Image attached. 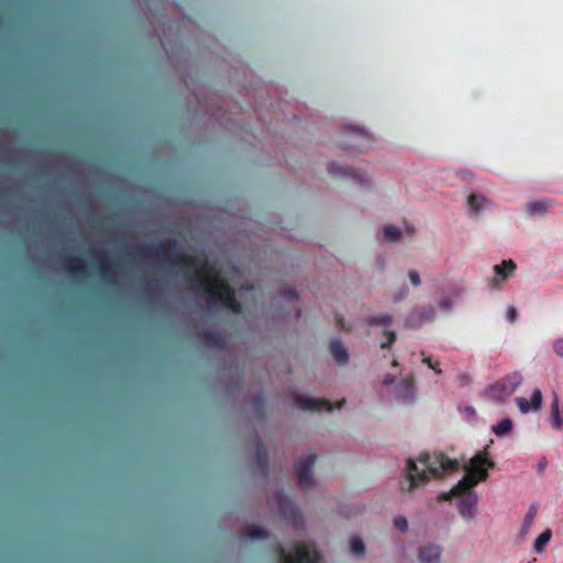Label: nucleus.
I'll use <instances>...</instances> for the list:
<instances>
[{
	"label": "nucleus",
	"mask_w": 563,
	"mask_h": 563,
	"mask_svg": "<svg viewBox=\"0 0 563 563\" xmlns=\"http://www.w3.org/2000/svg\"><path fill=\"white\" fill-rule=\"evenodd\" d=\"M186 274L191 288L197 296L206 302L209 310L225 306L234 312L240 311V305L234 300L230 287L220 277L216 265L205 258H190L186 262Z\"/></svg>",
	"instance_id": "nucleus-1"
},
{
	"label": "nucleus",
	"mask_w": 563,
	"mask_h": 563,
	"mask_svg": "<svg viewBox=\"0 0 563 563\" xmlns=\"http://www.w3.org/2000/svg\"><path fill=\"white\" fill-rule=\"evenodd\" d=\"M430 457L428 455H423L419 459V462L424 465V468L421 471L418 468L417 464L412 460H408L407 462V478L409 481V492H412L416 486L419 484H426L429 481V474L433 477H442L444 473L450 471H455L457 468L456 461L444 460V457H440L439 466L430 463Z\"/></svg>",
	"instance_id": "nucleus-2"
},
{
	"label": "nucleus",
	"mask_w": 563,
	"mask_h": 563,
	"mask_svg": "<svg viewBox=\"0 0 563 563\" xmlns=\"http://www.w3.org/2000/svg\"><path fill=\"white\" fill-rule=\"evenodd\" d=\"M314 462L316 455L309 454L301 457L296 465L298 484L303 489L312 488L316 485V481L311 473Z\"/></svg>",
	"instance_id": "nucleus-3"
},
{
	"label": "nucleus",
	"mask_w": 563,
	"mask_h": 563,
	"mask_svg": "<svg viewBox=\"0 0 563 563\" xmlns=\"http://www.w3.org/2000/svg\"><path fill=\"white\" fill-rule=\"evenodd\" d=\"M317 558L316 550L305 544L297 545L294 552L280 551V563H314Z\"/></svg>",
	"instance_id": "nucleus-4"
},
{
	"label": "nucleus",
	"mask_w": 563,
	"mask_h": 563,
	"mask_svg": "<svg viewBox=\"0 0 563 563\" xmlns=\"http://www.w3.org/2000/svg\"><path fill=\"white\" fill-rule=\"evenodd\" d=\"M292 401L296 407L303 409V410H317V411H321V410L330 411L331 410V407L327 401L306 397V396L298 395V394L294 395Z\"/></svg>",
	"instance_id": "nucleus-5"
},
{
	"label": "nucleus",
	"mask_w": 563,
	"mask_h": 563,
	"mask_svg": "<svg viewBox=\"0 0 563 563\" xmlns=\"http://www.w3.org/2000/svg\"><path fill=\"white\" fill-rule=\"evenodd\" d=\"M441 556V549L434 543L421 545L418 550V558L422 563H438Z\"/></svg>",
	"instance_id": "nucleus-6"
},
{
	"label": "nucleus",
	"mask_w": 563,
	"mask_h": 563,
	"mask_svg": "<svg viewBox=\"0 0 563 563\" xmlns=\"http://www.w3.org/2000/svg\"><path fill=\"white\" fill-rule=\"evenodd\" d=\"M542 402V395L539 390H534L531 395L530 400L527 398H518L517 404L522 412H528L530 410H537L540 408Z\"/></svg>",
	"instance_id": "nucleus-7"
},
{
	"label": "nucleus",
	"mask_w": 563,
	"mask_h": 563,
	"mask_svg": "<svg viewBox=\"0 0 563 563\" xmlns=\"http://www.w3.org/2000/svg\"><path fill=\"white\" fill-rule=\"evenodd\" d=\"M477 497L474 494H467L460 503V511L463 516L472 518L475 514Z\"/></svg>",
	"instance_id": "nucleus-8"
},
{
	"label": "nucleus",
	"mask_w": 563,
	"mask_h": 563,
	"mask_svg": "<svg viewBox=\"0 0 563 563\" xmlns=\"http://www.w3.org/2000/svg\"><path fill=\"white\" fill-rule=\"evenodd\" d=\"M203 340L207 346L211 349L221 350L225 346V340L216 331H208L203 333Z\"/></svg>",
	"instance_id": "nucleus-9"
},
{
	"label": "nucleus",
	"mask_w": 563,
	"mask_h": 563,
	"mask_svg": "<svg viewBox=\"0 0 563 563\" xmlns=\"http://www.w3.org/2000/svg\"><path fill=\"white\" fill-rule=\"evenodd\" d=\"M331 352L336 363L345 364L349 360V353L341 341L335 340L331 343Z\"/></svg>",
	"instance_id": "nucleus-10"
},
{
	"label": "nucleus",
	"mask_w": 563,
	"mask_h": 563,
	"mask_svg": "<svg viewBox=\"0 0 563 563\" xmlns=\"http://www.w3.org/2000/svg\"><path fill=\"white\" fill-rule=\"evenodd\" d=\"M66 268L74 278H79L80 273L85 271V264L80 258H70L66 263Z\"/></svg>",
	"instance_id": "nucleus-11"
},
{
	"label": "nucleus",
	"mask_w": 563,
	"mask_h": 563,
	"mask_svg": "<svg viewBox=\"0 0 563 563\" xmlns=\"http://www.w3.org/2000/svg\"><path fill=\"white\" fill-rule=\"evenodd\" d=\"M477 483V479L472 474H467L459 484L451 490V494H459L470 489Z\"/></svg>",
	"instance_id": "nucleus-12"
},
{
	"label": "nucleus",
	"mask_w": 563,
	"mask_h": 563,
	"mask_svg": "<svg viewBox=\"0 0 563 563\" xmlns=\"http://www.w3.org/2000/svg\"><path fill=\"white\" fill-rule=\"evenodd\" d=\"M512 430V421L510 418L503 419L499 423L493 427V431L498 437L507 435Z\"/></svg>",
	"instance_id": "nucleus-13"
},
{
	"label": "nucleus",
	"mask_w": 563,
	"mask_h": 563,
	"mask_svg": "<svg viewBox=\"0 0 563 563\" xmlns=\"http://www.w3.org/2000/svg\"><path fill=\"white\" fill-rule=\"evenodd\" d=\"M117 266L114 264H112L110 261L108 260H102L101 263H100V271H101V275H102V278L106 280V282H113L114 280V272H110L111 269H115Z\"/></svg>",
	"instance_id": "nucleus-14"
},
{
	"label": "nucleus",
	"mask_w": 563,
	"mask_h": 563,
	"mask_svg": "<svg viewBox=\"0 0 563 563\" xmlns=\"http://www.w3.org/2000/svg\"><path fill=\"white\" fill-rule=\"evenodd\" d=\"M552 536V532L550 529H547L543 531L536 540L534 542V550L538 553H541L543 551V548L547 545V543L550 541Z\"/></svg>",
	"instance_id": "nucleus-15"
},
{
	"label": "nucleus",
	"mask_w": 563,
	"mask_h": 563,
	"mask_svg": "<svg viewBox=\"0 0 563 563\" xmlns=\"http://www.w3.org/2000/svg\"><path fill=\"white\" fill-rule=\"evenodd\" d=\"M276 500H277L279 509L284 516H287L288 514L289 515L294 514L291 504L288 501V499L283 494L278 493L276 495Z\"/></svg>",
	"instance_id": "nucleus-16"
},
{
	"label": "nucleus",
	"mask_w": 563,
	"mask_h": 563,
	"mask_svg": "<svg viewBox=\"0 0 563 563\" xmlns=\"http://www.w3.org/2000/svg\"><path fill=\"white\" fill-rule=\"evenodd\" d=\"M537 516V508L534 506L530 507L528 514L525 517L523 526L521 529V534L526 536L528 530L530 529L534 518Z\"/></svg>",
	"instance_id": "nucleus-17"
},
{
	"label": "nucleus",
	"mask_w": 563,
	"mask_h": 563,
	"mask_svg": "<svg viewBox=\"0 0 563 563\" xmlns=\"http://www.w3.org/2000/svg\"><path fill=\"white\" fill-rule=\"evenodd\" d=\"M384 236L386 240L390 241V242H396V241H399L400 238H401V232L399 229L393 227V225H387L385 227L384 229Z\"/></svg>",
	"instance_id": "nucleus-18"
},
{
	"label": "nucleus",
	"mask_w": 563,
	"mask_h": 563,
	"mask_svg": "<svg viewBox=\"0 0 563 563\" xmlns=\"http://www.w3.org/2000/svg\"><path fill=\"white\" fill-rule=\"evenodd\" d=\"M350 549L355 555H362L365 551V545L360 538L353 537L350 541Z\"/></svg>",
	"instance_id": "nucleus-19"
},
{
	"label": "nucleus",
	"mask_w": 563,
	"mask_h": 563,
	"mask_svg": "<svg viewBox=\"0 0 563 563\" xmlns=\"http://www.w3.org/2000/svg\"><path fill=\"white\" fill-rule=\"evenodd\" d=\"M391 322L390 316H382V317H372L367 319V323L369 325L376 324H389Z\"/></svg>",
	"instance_id": "nucleus-20"
},
{
	"label": "nucleus",
	"mask_w": 563,
	"mask_h": 563,
	"mask_svg": "<svg viewBox=\"0 0 563 563\" xmlns=\"http://www.w3.org/2000/svg\"><path fill=\"white\" fill-rule=\"evenodd\" d=\"M282 294L286 299L290 301H297L299 298L298 292L295 290V288L289 286L284 287L282 289Z\"/></svg>",
	"instance_id": "nucleus-21"
},
{
	"label": "nucleus",
	"mask_w": 563,
	"mask_h": 563,
	"mask_svg": "<svg viewBox=\"0 0 563 563\" xmlns=\"http://www.w3.org/2000/svg\"><path fill=\"white\" fill-rule=\"evenodd\" d=\"M247 533L251 539H261L267 536V532L264 529L257 527L249 528Z\"/></svg>",
	"instance_id": "nucleus-22"
},
{
	"label": "nucleus",
	"mask_w": 563,
	"mask_h": 563,
	"mask_svg": "<svg viewBox=\"0 0 563 563\" xmlns=\"http://www.w3.org/2000/svg\"><path fill=\"white\" fill-rule=\"evenodd\" d=\"M394 527L401 531V532H405L407 531L408 529V521L405 517L402 516H397L395 519H394Z\"/></svg>",
	"instance_id": "nucleus-23"
},
{
	"label": "nucleus",
	"mask_w": 563,
	"mask_h": 563,
	"mask_svg": "<svg viewBox=\"0 0 563 563\" xmlns=\"http://www.w3.org/2000/svg\"><path fill=\"white\" fill-rule=\"evenodd\" d=\"M409 278L410 280L412 282L413 285H419L420 284V277H419V274L415 271L410 272L409 273Z\"/></svg>",
	"instance_id": "nucleus-24"
},
{
	"label": "nucleus",
	"mask_w": 563,
	"mask_h": 563,
	"mask_svg": "<svg viewBox=\"0 0 563 563\" xmlns=\"http://www.w3.org/2000/svg\"><path fill=\"white\" fill-rule=\"evenodd\" d=\"M531 209H532V211H543L544 206L540 202H534L531 205Z\"/></svg>",
	"instance_id": "nucleus-25"
},
{
	"label": "nucleus",
	"mask_w": 563,
	"mask_h": 563,
	"mask_svg": "<svg viewBox=\"0 0 563 563\" xmlns=\"http://www.w3.org/2000/svg\"><path fill=\"white\" fill-rule=\"evenodd\" d=\"M440 305L443 307V308H451L452 307V301L448 298H444L441 300Z\"/></svg>",
	"instance_id": "nucleus-26"
},
{
	"label": "nucleus",
	"mask_w": 563,
	"mask_h": 563,
	"mask_svg": "<svg viewBox=\"0 0 563 563\" xmlns=\"http://www.w3.org/2000/svg\"><path fill=\"white\" fill-rule=\"evenodd\" d=\"M495 272L497 274L501 275L503 278H506V274L503 271V266H500V265L495 266Z\"/></svg>",
	"instance_id": "nucleus-27"
},
{
	"label": "nucleus",
	"mask_w": 563,
	"mask_h": 563,
	"mask_svg": "<svg viewBox=\"0 0 563 563\" xmlns=\"http://www.w3.org/2000/svg\"><path fill=\"white\" fill-rule=\"evenodd\" d=\"M516 314H517V312H516V309H515V308H510V309L508 310V317H509V319H510V320H515Z\"/></svg>",
	"instance_id": "nucleus-28"
},
{
	"label": "nucleus",
	"mask_w": 563,
	"mask_h": 563,
	"mask_svg": "<svg viewBox=\"0 0 563 563\" xmlns=\"http://www.w3.org/2000/svg\"><path fill=\"white\" fill-rule=\"evenodd\" d=\"M395 383V378L390 375H387L384 379V384L386 385H390V384H394Z\"/></svg>",
	"instance_id": "nucleus-29"
},
{
	"label": "nucleus",
	"mask_w": 563,
	"mask_h": 563,
	"mask_svg": "<svg viewBox=\"0 0 563 563\" xmlns=\"http://www.w3.org/2000/svg\"><path fill=\"white\" fill-rule=\"evenodd\" d=\"M503 266H507V267H509V268H511V269H514V268H515V264H514V262H512V261H508V262H506V261H505V262L503 263Z\"/></svg>",
	"instance_id": "nucleus-30"
},
{
	"label": "nucleus",
	"mask_w": 563,
	"mask_h": 563,
	"mask_svg": "<svg viewBox=\"0 0 563 563\" xmlns=\"http://www.w3.org/2000/svg\"><path fill=\"white\" fill-rule=\"evenodd\" d=\"M394 340H395V333H394V332H390V333H389V341H388V343L383 344V346H384V347H385V346H387V345H388V344H390Z\"/></svg>",
	"instance_id": "nucleus-31"
},
{
	"label": "nucleus",
	"mask_w": 563,
	"mask_h": 563,
	"mask_svg": "<svg viewBox=\"0 0 563 563\" xmlns=\"http://www.w3.org/2000/svg\"><path fill=\"white\" fill-rule=\"evenodd\" d=\"M472 465H473V467H477V465H478V459L477 457L472 460Z\"/></svg>",
	"instance_id": "nucleus-32"
},
{
	"label": "nucleus",
	"mask_w": 563,
	"mask_h": 563,
	"mask_svg": "<svg viewBox=\"0 0 563 563\" xmlns=\"http://www.w3.org/2000/svg\"><path fill=\"white\" fill-rule=\"evenodd\" d=\"M466 411H467V413L470 416H474L475 415V412H474V410L472 408H466Z\"/></svg>",
	"instance_id": "nucleus-33"
},
{
	"label": "nucleus",
	"mask_w": 563,
	"mask_h": 563,
	"mask_svg": "<svg viewBox=\"0 0 563 563\" xmlns=\"http://www.w3.org/2000/svg\"><path fill=\"white\" fill-rule=\"evenodd\" d=\"M330 169H331L332 172H338V170H339V168H336V166H334L333 164L330 166Z\"/></svg>",
	"instance_id": "nucleus-34"
},
{
	"label": "nucleus",
	"mask_w": 563,
	"mask_h": 563,
	"mask_svg": "<svg viewBox=\"0 0 563 563\" xmlns=\"http://www.w3.org/2000/svg\"><path fill=\"white\" fill-rule=\"evenodd\" d=\"M485 476H486V472H485V471H483V472H482V478H485Z\"/></svg>",
	"instance_id": "nucleus-35"
},
{
	"label": "nucleus",
	"mask_w": 563,
	"mask_h": 563,
	"mask_svg": "<svg viewBox=\"0 0 563 563\" xmlns=\"http://www.w3.org/2000/svg\"><path fill=\"white\" fill-rule=\"evenodd\" d=\"M529 563H533V562H529Z\"/></svg>",
	"instance_id": "nucleus-36"
}]
</instances>
